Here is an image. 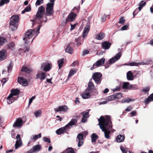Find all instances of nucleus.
<instances>
[{"instance_id": "nucleus-1", "label": "nucleus", "mask_w": 153, "mask_h": 153, "mask_svg": "<svg viewBox=\"0 0 153 153\" xmlns=\"http://www.w3.org/2000/svg\"><path fill=\"white\" fill-rule=\"evenodd\" d=\"M98 121L100 128L104 132L105 137L107 139H110V134L111 132L113 133L115 131L114 129H112L110 117L108 115L104 117L101 116L98 119Z\"/></svg>"}, {"instance_id": "nucleus-2", "label": "nucleus", "mask_w": 153, "mask_h": 153, "mask_svg": "<svg viewBox=\"0 0 153 153\" xmlns=\"http://www.w3.org/2000/svg\"><path fill=\"white\" fill-rule=\"evenodd\" d=\"M45 10V8L43 6H42L39 7L36 14V18L33 21L35 22L40 23L41 24L46 22L47 21V17H43Z\"/></svg>"}, {"instance_id": "nucleus-3", "label": "nucleus", "mask_w": 153, "mask_h": 153, "mask_svg": "<svg viewBox=\"0 0 153 153\" xmlns=\"http://www.w3.org/2000/svg\"><path fill=\"white\" fill-rule=\"evenodd\" d=\"M77 122L76 119H72L65 126L61 127L56 131V133L58 135H60L64 133L68 130L70 129L73 126L76 125Z\"/></svg>"}, {"instance_id": "nucleus-4", "label": "nucleus", "mask_w": 153, "mask_h": 153, "mask_svg": "<svg viewBox=\"0 0 153 153\" xmlns=\"http://www.w3.org/2000/svg\"><path fill=\"white\" fill-rule=\"evenodd\" d=\"M35 31L34 29H30L28 30L25 33V37L23 39V40L25 41V42L26 44H28L30 42L31 43L32 42L35 37L31 40V39L35 34Z\"/></svg>"}, {"instance_id": "nucleus-5", "label": "nucleus", "mask_w": 153, "mask_h": 153, "mask_svg": "<svg viewBox=\"0 0 153 153\" xmlns=\"http://www.w3.org/2000/svg\"><path fill=\"white\" fill-rule=\"evenodd\" d=\"M55 0H51L46 4L45 15L46 16H52L54 13L53 6Z\"/></svg>"}, {"instance_id": "nucleus-6", "label": "nucleus", "mask_w": 153, "mask_h": 153, "mask_svg": "<svg viewBox=\"0 0 153 153\" xmlns=\"http://www.w3.org/2000/svg\"><path fill=\"white\" fill-rule=\"evenodd\" d=\"M19 21V16L18 15L13 16L10 19V27L13 30H15L18 27V23Z\"/></svg>"}, {"instance_id": "nucleus-7", "label": "nucleus", "mask_w": 153, "mask_h": 153, "mask_svg": "<svg viewBox=\"0 0 153 153\" xmlns=\"http://www.w3.org/2000/svg\"><path fill=\"white\" fill-rule=\"evenodd\" d=\"M77 10V8L76 7H74L71 10L70 13L69 14L67 18L65 19V23L74 21L77 16V15L73 11V10Z\"/></svg>"}, {"instance_id": "nucleus-8", "label": "nucleus", "mask_w": 153, "mask_h": 153, "mask_svg": "<svg viewBox=\"0 0 153 153\" xmlns=\"http://www.w3.org/2000/svg\"><path fill=\"white\" fill-rule=\"evenodd\" d=\"M102 74L100 73L95 72L92 75V77L95 83L97 85L100 84L101 82Z\"/></svg>"}, {"instance_id": "nucleus-9", "label": "nucleus", "mask_w": 153, "mask_h": 153, "mask_svg": "<svg viewBox=\"0 0 153 153\" xmlns=\"http://www.w3.org/2000/svg\"><path fill=\"white\" fill-rule=\"evenodd\" d=\"M105 60V59L102 58L97 61L96 63L93 65L92 67L91 68V70H92L94 69L103 65L104 63Z\"/></svg>"}, {"instance_id": "nucleus-10", "label": "nucleus", "mask_w": 153, "mask_h": 153, "mask_svg": "<svg viewBox=\"0 0 153 153\" xmlns=\"http://www.w3.org/2000/svg\"><path fill=\"white\" fill-rule=\"evenodd\" d=\"M122 55L121 52L116 55L114 56L110 59L108 62V63L111 64L118 60L120 58Z\"/></svg>"}, {"instance_id": "nucleus-11", "label": "nucleus", "mask_w": 153, "mask_h": 153, "mask_svg": "<svg viewBox=\"0 0 153 153\" xmlns=\"http://www.w3.org/2000/svg\"><path fill=\"white\" fill-rule=\"evenodd\" d=\"M51 65L48 62H45L42 64L41 69L45 71H48L51 69Z\"/></svg>"}, {"instance_id": "nucleus-12", "label": "nucleus", "mask_w": 153, "mask_h": 153, "mask_svg": "<svg viewBox=\"0 0 153 153\" xmlns=\"http://www.w3.org/2000/svg\"><path fill=\"white\" fill-rule=\"evenodd\" d=\"M83 133H80L77 135L76 141H78V146L79 147H80L83 144Z\"/></svg>"}, {"instance_id": "nucleus-13", "label": "nucleus", "mask_w": 153, "mask_h": 153, "mask_svg": "<svg viewBox=\"0 0 153 153\" xmlns=\"http://www.w3.org/2000/svg\"><path fill=\"white\" fill-rule=\"evenodd\" d=\"M42 149L41 146L38 144L33 146L32 148L27 152L28 153H32L36 152H38Z\"/></svg>"}, {"instance_id": "nucleus-14", "label": "nucleus", "mask_w": 153, "mask_h": 153, "mask_svg": "<svg viewBox=\"0 0 153 153\" xmlns=\"http://www.w3.org/2000/svg\"><path fill=\"white\" fill-rule=\"evenodd\" d=\"M92 92L86 89L81 95L82 98L83 99L89 98L91 95Z\"/></svg>"}, {"instance_id": "nucleus-15", "label": "nucleus", "mask_w": 153, "mask_h": 153, "mask_svg": "<svg viewBox=\"0 0 153 153\" xmlns=\"http://www.w3.org/2000/svg\"><path fill=\"white\" fill-rule=\"evenodd\" d=\"M16 141L15 144V149H17L21 146L22 141L20 138V135L19 134H17L16 137Z\"/></svg>"}, {"instance_id": "nucleus-16", "label": "nucleus", "mask_w": 153, "mask_h": 153, "mask_svg": "<svg viewBox=\"0 0 153 153\" xmlns=\"http://www.w3.org/2000/svg\"><path fill=\"white\" fill-rule=\"evenodd\" d=\"M18 82L20 84L24 86H26L28 85L27 81L22 77H19L18 79Z\"/></svg>"}, {"instance_id": "nucleus-17", "label": "nucleus", "mask_w": 153, "mask_h": 153, "mask_svg": "<svg viewBox=\"0 0 153 153\" xmlns=\"http://www.w3.org/2000/svg\"><path fill=\"white\" fill-rule=\"evenodd\" d=\"M18 97H13V95L10 94L7 98V102L9 104H11L15 100H16Z\"/></svg>"}, {"instance_id": "nucleus-18", "label": "nucleus", "mask_w": 153, "mask_h": 153, "mask_svg": "<svg viewBox=\"0 0 153 153\" xmlns=\"http://www.w3.org/2000/svg\"><path fill=\"white\" fill-rule=\"evenodd\" d=\"M7 56V52L5 50H3L0 51V61L4 60Z\"/></svg>"}, {"instance_id": "nucleus-19", "label": "nucleus", "mask_w": 153, "mask_h": 153, "mask_svg": "<svg viewBox=\"0 0 153 153\" xmlns=\"http://www.w3.org/2000/svg\"><path fill=\"white\" fill-rule=\"evenodd\" d=\"M46 76V74L44 72L39 73L36 75V79H40L41 81L44 79Z\"/></svg>"}, {"instance_id": "nucleus-20", "label": "nucleus", "mask_w": 153, "mask_h": 153, "mask_svg": "<svg viewBox=\"0 0 153 153\" xmlns=\"http://www.w3.org/2000/svg\"><path fill=\"white\" fill-rule=\"evenodd\" d=\"M68 109V107L66 105L61 106L55 108L54 110L56 112L66 111Z\"/></svg>"}, {"instance_id": "nucleus-21", "label": "nucleus", "mask_w": 153, "mask_h": 153, "mask_svg": "<svg viewBox=\"0 0 153 153\" xmlns=\"http://www.w3.org/2000/svg\"><path fill=\"white\" fill-rule=\"evenodd\" d=\"M90 26L89 25H87L85 26V28L83 30L82 37L83 39L88 35V33L90 30Z\"/></svg>"}, {"instance_id": "nucleus-22", "label": "nucleus", "mask_w": 153, "mask_h": 153, "mask_svg": "<svg viewBox=\"0 0 153 153\" xmlns=\"http://www.w3.org/2000/svg\"><path fill=\"white\" fill-rule=\"evenodd\" d=\"M23 121L21 119H17L14 124L13 126L14 127H19L21 126L22 124Z\"/></svg>"}, {"instance_id": "nucleus-23", "label": "nucleus", "mask_w": 153, "mask_h": 153, "mask_svg": "<svg viewBox=\"0 0 153 153\" xmlns=\"http://www.w3.org/2000/svg\"><path fill=\"white\" fill-rule=\"evenodd\" d=\"M135 86L134 85H130L128 82H124L123 83V88L125 89H131L132 86Z\"/></svg>"}, {"instance_id": "nucleus-24", "label": "nucleus", "mask_w": 153, "mask_h": 153, "mask_svg": "<svg viewBox=\"0 0 153 153\" xmlns=\"http://www.w3.org/2000/svg\"><path fill=\"white\" fill-rule=\"evenodd\" d=\"M111 45V44L107 42H105L102 44V47L104 49H108Z\"/></svg>"}, {"instance_id": "nucleus-25", "label": "nucleus", "mask_w": 153, "mask_h": 153, "mask_svg": "<svg viewBox=\"0 0 153 153\" xmlns=\"http://www.w3.org/2000/svg\"><path fill=\"white\" fill-rule=\"evenodd\" d=\"M153 101V93L150 94L149 97L146 99L144 102L146 104H147L150 102Z\"/></svg>"}, {"instance_id": "nucleus-26", "label": "nucleus", "mask_w": 153, "mask_h": 153, "mask_svg": "<svg viewBox=\"0 0 153 153\" xmlns=\"http://www.w3.org/2000/svg\"><path fill=\"white\" fill-rule=\"evenodd\" d=\"M94 88V86L93 83L90 80L88 84V88L86 89L92 92Z\"/></svg>"}, {"instance_id": "nucleus-27", "label": "nucleus", "mask_w": 153, "mask_h": 153, "mask_svg": "<svg viewBox=\"0 0 153 153\" xmlns=\"http://www.w3.org/2000/svg\"><path fill=\"white\" fill-rule=\"evenodd\" d=\"M71 43H70L68 44L65 49V51L68 53L70 54H72L73 53V49L70 46V45H71Z\"/></svg>"}, {"instance_id": "nucleus-28", "label": "nucleus", "mask_w": 153, "mask_h": 153, "mask_svg": "<svg viewBox=\"0 0 153 153\" xmlns=\"http://www.w3.org/2000/svg\"><path fill=\"white\" fill-rule=\"evenodd\" d=\"M127 78L128 80H132L134 78L133 75L131 71H128L126 74Z\"/></svg>"}, {"instance_id": "nucleus-29", "label": "nucleus", "mask_w": 153, "mask_h": 153, "mask_svg": "<svg viewBox=\"0 0 153 153\" xmlns=\"http://www.w3.org/2000/svg\"><path fill=\"white\" fill-rule=\"evenodd\" d=\"M77 71V69L76 68H72L70 71L68 77L67 79V80H68L69 78L71 76L74 75L75 74Z\"/></svg>"}, {"instance_id": "nucleus-30", "label": "nucleus", "mask_w": 153, "mask_h": 153, "mask_svg": "<svg viewBox=\"0 0 153 153\" xmlns=\"http://www.w3.org/2000/svg\"><path fill=\"white\" fill-rule=\"evenodd\" d=\"M105 36V34L103 33H100L97 34L95 38L99 40H102L104 38Z\"/></svg>"}, {"instance_id": "nucleus-31", "label": "nucleus", "mask_w": 153, "mask_h": 153, "mask_svg": "<svg viewBox=\"0 0 153 153\" xmlns=\"http://www.w3.org/2000/svg\"><path fill=\"white\" fill-rule=\"evenodd\" d=\"M125 138V136L123 135H118L116 138V140L117 142L121 143L123 142Z\"/></svg>"}, {"instance_id": "nucleus-32", "label": "nucleus", "mask_w": 153, "mask_h": 153, "mask_svg": "<svg viewBox=\"0 0 153 153\" xmlns=\"http://www.w3.org/2000/svg\"><path fill=\"white\" fill-rule=\"evenodd\" d=\"M98 137V136L97 134L95 133H93L91 137V142L92 143H95Z\"/></svg>"}, {"instance_id": "nucleus-33", "label": "nucleus", "mask_w": 153, "mask_h": 153, "mask_svg": "<svg viewBox=\"0 0 153 153\" xmlns=\"http://www.w3.org/2000/svg\"><path fill=\"white\" fill-rule=\"evenodd\" d=\"M7 46L8 49L13 50L15 49V44L13 42H11L7 44Z\"/></svg>"}, {"instance_id": "nucleus-34", "label": "nucleus", "mask_w": 153, "mask_h": 153, "mask_svg": "<svg viewBox=\"0 0 153 153\" xmlns=\"http://www.w3.org/2000/svg\"><path fill=\"white\" fill-rule=\"evenodd\" d=\"M151 62V60L150 59L147 60L145 62L141 61L140 62L138 63V66L139 65H144L149 64Z\"/></svg>"}, {"instance_id": "nucleus-35", "label": "nucleus", "mask_w": 153, "mask_h": 153, "mask_svg": "<svg viewBox=\"0 0 153 153\" xmlns=\"http://www.w3.org/2000/svg\"><path fill=\"white\" fill-rule=\"evenodd\" d=\"M7 42V39L3 37L0 36V47L2 46Z\"/></svg>"}, {"instance_id": "nucleus-36", "label": "nucleus", "mask_w": 153, "mask_h": 153, "mask_svg": "<svg viewBox=\"0 0 153 153\" xmlns=\"http://www.w3.org/2000/svg\"><path fill=\"white\" fill-rule=\"evenodd\" d=\"M122 65H128L130 66H138V63L135 62H131Z\"/></svg>"}, {"instance_id": "nucleus-37", "label": "nucleus", "mask_w": 153, "mask_h": 153, "mask_svg": "<svg viewBox=\"0 0 153 153\" xmlns=\"http://www.w3.org/2000/svg\"><path fill=\"white\" fill-rule=\"evenodd\" d=\"M11 93L10 94H12L13 95V96L15 97L14 96H16L19 93V91L18 89H13L11 90Z\"/></svg>"}, {"instance_id": "nucleus-38", "label": "nucleus", "mask_w": 153, "mask_h": 153, "mask_svg": "<svg viewBox=\"0 0 153 153\" xmlns=\"http://www.w3.org/2000/svg\"><path fill=\"white\" fill-rule=\"evenodd\" d=\"M63 153H75V152L72 148H68Z\"/></svg>"}, {"instance_id": "nucleus-39", "label": "nucleus", "mask_w": 153, "mask_h": 153, "mask_svg": "<svg viewBox=\"0 0 153 153\" xmlns=\"http://www.w3.org/2000/svg\"><path fill=\"white\" fill-rule=\"evenodd\" d=\"M146 2L143 1H142L140 2L139 3V7H138V8L139 10V11H140L143 7L145 5Z\"/></svg>"}, {"instance_id": "nucleus-40", "label": "nucleus", "mask_w": 153, "mask_h": 153, "mask_svg": "<svg viewBox=\"0 0 153 153\" xmlns=\"http://www.w3.org/2000/svg\"><path fill=\"white\" fill-rule=\"evenodd\" d=\"M63 59H60L58 61V66L59 67V69H60V68L62 67L63 64Z\"/></svg>"}, {"instance_id": "nucleus-41", "label": "nucleus", "mask_w": 153, "mask_h": 153, "mask_svg": "<svg viewBox=\"0 0 153 153\" xmlns=\"http://www.w3.org/2000/svg\"><path fill=\"white\" fill-rule=\"evenodd\" d=\"M42 113V112L41 110H39L37 111L34 113L36 117L37 118L40 117Z\"/></svg>"}, {"instance_id": "nucleus-42", "label": "nucleus", "mask_w": 153, "mask_h": 153, "mask_svg": "<svg viewBox=\"0 0 153 153\" xmlns=\"http://www.w3.org/2000/svg\"><path fill=\"white\" fill-rule=\"evenodd\" d=\"M10 0H1L0 1V7L2 6L4 4L8 3Z\"/></svg>"}, {"instance_id": "nucleus-43", "label": "nucleus", "mask_w": 153, "mask_h": 153, "mask_svg": "<svg viewBox=\"0 0 153 153\" xmlns=\"http://www.w3.org/2000/svg\"><path fill=\"white\" fill-rule=\"evenodd\" d=\"M22 71H24L26 73H29L30 72V71L28 69L27 67H23L21 70Z\"/></svg>"}, {"instance_id": "nucleus-44", "label": "nucleus", "mask_w": 153, "mask_h": 153, "mask_svg": "<svg viewBox=\"0 0 153 153\" xmlns=\"http://www.w3.org/2000/svg\"><path fill=\"white\" fill-rule=\"evenodd\" d=\"M41 137V133H40L38 135H35L33 136V139L34 140H37L38 138H40Z\"/></svg>"}, {"instance_id": "nucleus-45", "label": "nucleus", "mask_w": 153, "mask_h": 153, "mask_svg": "<svg viewBox=\"0 0 153 153\" xmlns=\"http://www.w3.org/2000/svg\"><path fill=\"white\" fill-rule=\"evenodd\" d=\"M134 99L127 98L122 100V102L129 103L130 102L134 101Z\"/></svg>"}, {"instance_id": "nucleus-46", "label": "nucleus", "mask_w": 153, "mask_h": 153, "mask_svg": "<svg viewBox=\"0 0 153 153\" xmlns=\"http://www.w3.org/2000/svg\"><path fill=\"white\" fill-rule=\"evenodd\" d=\"M129 25L128 24H127V25H125L123 26V27H122L120 30L121 31H123L124 30H127L128 28L129 27Z\"/></svg>"}, {"instance_id": "nucleus-47", "label": "nucleus", "mask_w": 153, "mask_h": 153, "mask_svg": "<svg viewBox=\"0 0 153 153\" xmlns=\"http://www.w3.org/2000/svg\"><path fill=\"white\" fill-rule=\"evenodd\" d=\"M114 94L116 99H120L122 97V94L120 93H117Z\"/></svg>"}, {"instance_id": "nucleus-48", "label": "nucleus", "mask_w": 153, "mask_h": 153, "mask_svg": "<svg viewBox=\"0 0 153 153\" xmlns=\"http://www.w3.org/2000/svg\"><path fill=\"white\" fill-rule=\"evenodd\" d=\"M116 98L114 96V94L111 95L108 97V100L109 101H111L114 100Z\"/></svg>"}, {"instance_id": "nucleus-49", "label": "nucleus", "mask_w": 153, "mask_h": 153, "mask_svg": "<svg viewBox=\"0 0 153 153\" xmlns=\"http://www.w3.org/2000/svg\"><path fill=\"white\" fill-rule=\"evenodd\" d=\"M43 3V0H37L35 5L36 6H39L41 4H42Z\"/></svg>"}, {"instance_id": "nucleus-50", "label": "nucleus", "mask_w": 153, "mask_h": 153, "mask_svg": "<svg viewBox=\"0 0 153 153\" xmlns=\"http://www.w3.org/2000/svg\"><path fill=\"white\" fill-rule=\"evenodd\" d=\"M150 88L149 87H146L142 89V91L145 93L148 92Z\"/></svg>"}, {"instance_id": "nucleus-51", "label": "nucleus", "mask_w": 153, "mask_h": 153, "mask_svg": "<svg viewBox=\"0 0 153 153\" xmlns=\"http://www.w3.org/2000/svg\"><path fill=\"white\" fill-rule=\"evenodd\" d=\"M120 149L123 152V153H127V150L123 146H120Z\"/></svg>"}, {"instance_id": "nucleus-52", "label": "nucleus", "mask_w": 153, "mask_h": 153, "mask_svg": "<svg viewBox=\"0 0 153 153\" xmlns=\"http://www.w3.org/2000/svg\"><path fill=\"white\" fill-rule=\"evenodd\" d=\"M28 50L29 49L28 48H26L24 49H23L22 48H20L19 50V51L21 53H23L25 52L26 51H28Z\"/></svg>"}, {"instance_id": "nucleus-53", "label": "nucleus", "mask_w": 153, "mask_h": 153, "mask_svg": "<svg viewBox=\"0 0 153 153\" xmlns=\"http://www.w3.org/2000/svg\"><path fill=\"white\" fill-rule=\"evenodd\" d=\"M13 65H12V63L10 62L7 68V71L9 73L11 71Z\"/></svg>"}, {"instance_id": "nucleus-54", "label": "nucleus", "mask_w": 153, "mask_h": 153, "mask_svg": "<svg viewBox=\"0 0 153 153\" xmlns=\"http://www.w3.org/2000/svg\"><path fill=\"white\" fill-rule=\"evenodd\" d=\"M125 21L126 20L123 19V18L122 17L120 19L118 23L120 24H123L125 23Z\"/></svg>"}, {"instance_id": "nucleus-55", "label": "nucleus", "mask_w": 153, "mask_h": 153, "mask_svg": "<svg viewBox=\"0 0 153 153\" xmlns=\"http://www.w3.org/2000/svg\"><path fill=\"white\" fill-rule=\"evenodd\" d=\"M82 114H83V117L84 118L85 117L86 118H87L89 117V113L88 112H86L84 113V112L82 113Z\"/></svg>"}, {"instance_id": "nucleus-56", "label": "nucleus", "mask_w": 153, "mask_h": 153, "mask_svg": "<svg viewBox=\"0 0 153 153\" xmlns=\"http://www.w3.org/2000/svg\"><path fill=\"white\" fill-rule=\"evenodd\" d=\"M43 140L45 142H48L49 143H51V141L50 139L46 137H44L43 138Z\"/></svg>"}, {"instance_id": "nucleus-57", "label": "nucleus", "mask_w": 153, "mask_h": 153, "mask_svg": "<svg viewBox=\"0 0 153 153\" xmlns=\"http://www.w3.org/2000/svg\"><path fill=\"white\" fill-rule=\"evenodd\" d=\"M89 53V51L87 50H84L83 52L82 55L85 56V55L88 54Z\"/></svg>"}, {"instance_id": "nucleus-58", "label": "nucleus", "mask_w": 153, "mask_h": 153, "mask_svg": "<svg viewBox=\"0 0 153 153\" xmlns=\"http://www.w3.org/2000/svg\"><path fill=\"white\" fill-rule=\"evenodd\" d=\"M137 112L135 111H132L130 113L131 115V117L136 115Z\"/></svg>"}, {"instance_id": "nucleus-59", "label": "nucleus", "mask_w": 153, "mask_h": 153, "mask_svg": "<svg viewBox=\"0 0 153 153\" xmlns=\"http://www.w3.org/2000/svg\"><path fill=\"white\" fill-rule=\"evenodd\" d=\"M120 88L119 87H116V88L112 89L113 92L118 91L120 90Z\"/></svg>"}, {"instance_id": "nucleus-60", "label": "nucleus", "mask_w": 153, "mask_h": 153, "mask_svg": "<svg viewBox=\"0 0 153 153\" xmlns=\"http://www.w3.org/2000/svg\"><path fill=\"white\" fill-rule=\"evenodd\" d=\"M35 98V96H33L30 99L29 102V105H30V104L32 102L33 100H34Z\"/></svg>"}, {"instance_id": "nucleus-61", "label": "nucleus", "mask_w": 153, "mask_h": 153, "mask_svg": "<svg viewBox=\"0 0 153 153\" xmlns=\"http://www.w3.org/2000/svg\"><path fill=\"white\" fill-rule=\"evenodd\" d=\"M27 12H28L31 10V8L30 6L28 5L24 9Z\"/></svg>"}, {"instance_id": "nucleus-62", "label": "nucleus", "mask_w": 153, "mask_h": 153, "mask_svg": "<svg viewBox=\"0 0 153 153\" xmlns=\"http://www.w3.org/2000/svg\"><path fill=\"white\" fill-rule=\"evenodd\" d=\"M77 25V23H76L74 25H71V28L70 30H73L74 29V28H75V26H76V25Z\"/></svg>"}, {"instance_id": "nucleus-63", "label": "nucleus", "mask_w": 153, "mask_h": 153, "mask_svg": "<svg viewBox=\"0 0 153 153\" xmlns=\"http://www.w3.org/2000/svg\"><path fill=\"white\" fill-rule=\"evenodd\" d=\"M8 79L7 78L3 79L1 80V82L3 83L2 84L4 85L7 80Z\"/></svg>"}, {"instance_id": "nucleus-64", "label": "nucleus", "mask_w": 153, "mask_h": 153, "mask_svg": "<svg viewBox=\"0 0 153 153\" xmlns=\"http://www.w3.org/2000/svg\"><path fill=\"white\" fill-rule=\"evenodd\" d=\"M132 109V108L131 106H129L126 108V111H131Z\"/></svg>"}]
</instances>
